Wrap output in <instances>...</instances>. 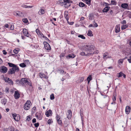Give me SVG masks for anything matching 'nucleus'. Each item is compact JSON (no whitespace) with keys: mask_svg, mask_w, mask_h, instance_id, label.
I'll return each mask as SVG.
<instances>
[{"mask_svg":"<svg viewBox=\"0 0 131 131\" xmlns=\"http://www.w3.org/2000/svg\"><path fill=\"white\" fill-rule=\"evenodd\" d=\"M93 17V15L92 13L90 14L89 16V19L90 20H92Z\"/></svg>","mask_w":131,"mask_h":131,"instance_id":"30","label":"nucleus"},{"mask_svg":"<svg viewBox=\"0 0 131 131\" xmlns=\"http://www.w3.org/2000/svg\"><path fill=\"white\" fill-rule=\"evenodd\" d=\"M36 107H35V106H34V107H33L31 110L32 113H34L35 112V111L36 110Z\"/></svg>","mask_w":131,"mask_h":131,"instance_id":"35","label":"nucleus"},{"mask_svg":"<svg viewBox=\"0 0 131 131\" xmlns=\"http://www.w3.org/2000/svg\"><path fill=\"white\" fill-rule=\"evenodd\" d=\"M128 27V25H123L121 27V29L122 30H124Z\"/></svg>","mask_w":131,"mask_h":131,"instance_id":"28","label":"nucleus"},{"mask_svg":"<svg viewBox=\"0 0 131 131\" xmlns=\"http://www.w3.org/2000/svg\"><path fill=\"white\" fill-rule=\"evenodd\" d=\"M92 80V78L91 75L88 76L87 78V81H89V82H90V81Z\"/></svg>","mask_w":131,"mask_h":131,"instance_id":"33","label":"nucleus"},{"mask_svg":"<svg viewBox=\"0 0 131 131\" xmlns=\"http://www.w3.org/2000/svg\"><path fill=\"white\" fill-rule=\"evenodd\" d=\"M7 100L5 99H3L1 100V103L2 104L5 105L7 102Z\"/></svg>","mask_w":131,"mask_h":131,"instance_id":"23","label":"nucleus"},{"mask_svg":"<svg viewBox=\"0 0 131 131\" xmlns=\"http://www.w3.org/2000/svg\"><path fill=\"white\" fill-rule=\"evenodd\" d=\"M58 71L60 72V73L61 74H63L64 72V71L63 70L58 69Z\"/></svg>","mask_w":131,"mask_h":131,"instance_id":"49","label":"nucleus"},{"mask_svg":"<svg viewBox=\"0 0 131 131\" xmlns=\"http://www.w3.org/2000/svg\"><path fill=\"white\" fill-rule=\"evenodd\" d=\"M58 123L60 125H62V122L61 121V120H57Z\"/></svg>","mask_w":131,"mask_h":131,"instance_id":"47","label":"nucleus"},{"mask_svg":"<svg viewBox=\"0 0 131 131\" xmlns=\"http://www.w3.org/2000/svg\"><path fill=\"white\" fill-rule=\"evenodd\" d=\"M36 122V119L35 118H34L32 120V122L33 123H35Z\"/></svg>","mask_w":131,"mask_h":131,"instance_id":"58","label":"nucleus"},{"mask_svg":"<svg viewBox=\"0 0 131 131\" xmlns=\"http://www.w3.org/2000/svg\"><path fill=\"white\" fill-rule=\"evenodd\" d=\"M35 116L37 119L39 120H41L43 117V115L42 114V112L40 111L36 112Z\"/></svg>","mask_w":131,"mask_h":131,"instance_id":"6","label":"nucleus"},{"mask_svg":"<svg viewBox=\"0 0 131 131\" xmlns=\"http://www.w3.org/2000/svg\"><path fill=\"white\" fill-rule=\"evenodd\" d=\"M116 94L114 93L113 94V97L112 98L113 100V102L115 101L116 99Z\"/></svg>","mask_w":131,"mask_h":131,"instance_id":"34","label":"nucleus"},{"mask_svg":"<svg viewBox=\"0 0 131 131\" xmlns=\"http://www.w3.org/2000/svg\"><path fill=\"white\" fill-rule=\"evenodd\" d=\"M80 113L81 120H83V110L82 108H81L80 110Z\"/></svg>","mask_w":131,"mask_h":131,"instance_id":"22","label":"nucleus"},{"mask_svg":"<svg viewBox=\"0 0 131 131\" xmlns=\"http://www.w3.org/2000/svg\"><path fill=\"white\" fill-rule=\"evenodd\" d=\"M111 3L113 5H116V2L114 1H111Z\"/></svg>","mask_w":131,"mask_h":131,"instance_id":"46","label":"nucleus"},{"mask_svg":"<svg viewBox=\"0 0 131 131\" xmlns=\"http://www.w3.org/2000/svg\"><path fill=\"white\" fill-rule=\"evenodd\" d=\"M36 32L37 33V35H40L41 32L38 29H36Z\"/></svg>","mask_w":131,"mask_h":131,"instance_id":"31","label":"nucleus"},{"mask_svg":"<svg viewBox=\"0 0 131 131\" xmlns=\"http://www.w3.org/2000/svg\"><path fill=\"white\" fill-rule=\"evenodd\" d=\"M7 68L4 66L0 67V71L3 73H6L7 72Z\"/></svg>","mask_w":131,"mask_h":131,"instance_id":"8","label":"nucleus"},{"mask_svg":"<svg viewBox=\"0 0 131 131\" xmlns=\"http://www.w3.org/2000/svg\"><path fill=\"white\" fill-rule=\"evenodd\" d=\"M128 16L130 18H131V12L128 11Z\"/></svg>","mask_w":131,"mask_h":131,"instance_id":"44","label":"nucleus"},{"mask_svg":"<svg viewBox=\"0 0 131 131\" xmlns=\"http://www.w3.org/2000/svg\"><path fill=\"white\" fill-rule=\"evenodd\" d=\"M121 7L122 8L125 9H127L128 10L129 9L128 8V5L127 3H124L122 4L121 5Z\"/></svg>","mask_w":131,"mask_h":131,"instance_id":"13","label":"nucleus"},{"mask_svg":"<svg viewBox=\"0 0 131 131\" xmlns=\"http://www.w3.org/2000/svg\"><path fill=\"white\" fill-rule=\"evenodd\" d=\"M16 84L19 85H22V81L21 80V79L20 80L19 79H17L16 80Z\"/></svg>","mask_w":131,"mask_h":131,"instance_id":"19","label":"nucleus"},{"mask_svg":"<svg viewBox=\"0 0 131 131\" xmlns=\"http://www.w3.org/2000/svg\"><path fill=\"white\" fill-rule=\"evenodd\" d=\"M84 79V77H80L78 80L76 81L77 83H79L82 82Z\"/></svg>","mask_w":131,"mask_h":131,"instance_id":"14","label":"nucleus"},{"mask_svg":"<svg viewBox=\"0 0 131 131\" xmlns=\"http://www.w3.org/2000/svg\"><path fill=\"white\" fill-rule=\"evenodd\" d=\"M75 56L74 54H69L67 56H66L67 59L73 58H74Z\"/></svg>","mask_w":131,"mask_h":131,"instance_id":"20","label":"nucleus"},{"mask_svg":"<svg viewBox=\"0 0 131 131\" xmlns=\"http://www.w3.org/2000/svg\"><path fill=\"white\" fill-rule=\"evenodd\" d=\"M98 26V25L96 23H95L94 24V25L93 27H97Z\"/></svg>","mask_w":131,"mask_h":131,"instance_id":"59","label":"nucleus"},{"mask_svg":"<svg viewBox=\"0 0 131 131\" xmlns=\"http://www.w3.org/2000/svg\"><path fill=\"white\" fill-rule=\"evenodd\" d=\"M52 114V111L51 110H49L46 112L45 115L47 117H49L50 116H51Z\"/></svg>","mask_w":131,"mask_h":131,"instance_id":"12","label":"nucleus"},{"mask_svg":"<svg viewBox=\"0 0 131 131\" xmlns=\"http://www.w3.org/2000/svg\"><path fill=\"white\" fill-rule=\"evenodd\" d=\"M81 54L82 56H83L85 55L86 56V54H85V52H82L81 53Z\"/></svg>","mask_w":131,"mask_h":131,"instance_id":"56","label":"nucleus"},{"mask_svg":"<svg viewBox=\"0 0 131 131\" xmlns=\"http://www.w3.org/2000/svg\"><path fill=\"white\" fill-rule=\"evenodd\" d=\"M110 7L108 6H106L102 10V12L104 13L107 12L110 9Z\"/></svg>","mask_w":131,"mask_h":131,"instance_id":"15","label":"nucleus"},{"mask_svg":"<svg viewBox=\"0 0 131 131\" xmlns=\"http://www.w3.org/2000/svg\"><path fill=\"white\" fill-rule=\"evenodd\" d=\"M79 5L80 7H83L85 6H87L86 5H85L84 3L82 2H80V3Z\"/></svg>","mask_w":131,"mask_h":131,"instance_id":"25","label":"nucleus"},{"mask_svg":"<svg viewBox=\"0 0 131 131\" xmlns=\"http://www.w3.org/2000/svg\"><path fill=\"white\" fill-rule=\"evenodd\" d=\"M31 103L30 101L29 100L27 101L26 103L24 105V108L25 110H29L30 108V103Z\"/></svg>","mask_w":131,"mask_h":131,"instance_id":"4","label":"nucleus"},{"mask_svg":"<svg viewBox=\"0 0 131 131\" xmlns=\"http://www.w3.org/2000/svg\"><path fill=\"white\" fill-rule=\"evenodd\" d=\"M65 3L64 4V6L67 8L70 6L71 5L70 3H72L73 1L70 0H63Z\"/></svg>","mask_w":131,"mask_h":131,"instance_id":"5","label":"nucleus"},{"mask_svg":"<svg viewBox=\"0 0 131 131\" xmlns=\"http://www.w3.org/2000/svg\"><path fill=\"white\" fill-rule=\"evenodd\" d=\"M65 53H61L60 56V57H63L64 56H65Z\"/></svg>","mask_w":131,"mask_h":131,"instance_id":"54","label":"nucleus"},{"mask_svg":"<svg viewBox=\"0 0 131 131\" xmlns=\"http://www.w3.org/2000/svg\"><path fill=\"white\" fill-rule=\"evenodd\" d=\"M20 66L24 68L26 66V65L24 63H22L20 64Z\"/></svg>","mask_w":131,"mask_h":131,"instance_id":"36","label":"nucleus"},{"mask_svg":"<svg viewBox=\"0 0 131 131\" xmlns=\"http://www.w3.org/2000/svg\"><path fill=\"white\" fill-rule=\"evenodd\" d=\"M22 6L23 7L25 8H28V6L26 5H22Z\"/></svg>","mask_w":131,"mask_h":131,"instance_id":"57","label":"nucleus"},{"mask_svg":"<svg viewBox=\"0 0 131 131\" xmlns=\"http://www.w3.org/2000/svg\"><path fill=\"white\" fill-rule=\"evenodd\" d=\"M27 119L26 120L27 121H29L31 119V117L30 115H29L27 117Z\"/></svg>","mask_w":131,"mask_h":131,"instance_id":"41","label":"nucleus"},{"mask_svg":"<svg viewBox=\"0 0 131 131\" xmlns=\"http://www.w3.org/2000/svg\"><path fill=\"white\" fill-rule=\"evenodd\" d=\"M8 64L10 67H12L10 68L8 71V74H12L15 73L16 71L18 72L19 71V68L15 64L10 62H8Z\"/></svg>","mask_w":131,"mask_h":131,"instance_id":"2","label":"nucleus"},{"mask_svg":"<svg viewBox=\"0 0 131 131\" xmlns=\"http://www.w3.org/2000/svg\"><path fill=\"white\" fill-rule=\"evenodd\" d=\"M130 107L127 106L125 108L126 113L127 114H128L130 113Z\"/></svg>","mask_w":131,"mask_h":131,"instance_id":"16","label":"nucleus"},{"mask_svg":"<svg viewBox=\"0 0 131 131\" xmlns=\"http://www.w3.org/2000/svg\"><path fill=\"white\" fill-rule=\"evenodd\" d=\"M3 53L4 54L6 55L7 54V53L5 50H3Z\"/></svg>","mask_w":131,"mask_h":131,"instance_id":"62","label":"nucleus"},{"mask_svg":"<svg viewBox=\"0 0 131 131\" xmlns=\"http://www.w3.org/2000/svg\"><path fill=\"white\" fill-rule=\"evenodd\" d=\"M64 15L65 18L66 19L67 23H68V21L69 19L68 13V14H66V13L65 12Z\"/></svg>","mask_w":131,"mask_h":131,"instance_id":"24","label":"nucleus"},{"mask_svg":"<svg viewBox=\"0 0 131 131\" xmlns=\"http://www.w3.org/2000/svg\"><path fill=\"white\" fill-rule=\"evenodd\" d=\"M120 31V26L119 25H116L115 27V32L118 33Z\"/></svg>","mask_w":131,"mask_h":131,"instance_id":"17","label":"nucleus"},{"mask_svg":"<svg viewBox=\"0 0 131 131\" xmlns=\"http://www.w3.org/2000/svg\"><path fill=\"white\" fill-rule=\"evenodd\" d=\"M10 29L11 30H13L14 29V27L13 25H11L10 28Z\"/></svg>","mask_w":131,"mask_h":131,"instance_id":"50","label":"nucleus"},{"mask_svg":"<svg viewBox=\"0 0 131 131\" xmlns=\"http://www.w3.org/2000/svg\"><path fill=\"white\" fill-rule=\"evenodd\" d=\"M65 3V2H64V1L63 2L60 1L58 3V4L60 5L64 6V4Z\"/></svg>","mask_w":131,"mask_h":131,"instance_id":"43","label":"nucleus"},{"mask_svg":"<svg viewBox=\"0 0 131 131\" xmlns=\"http://www.w3.org/2000/svg\"><path fill=\"white\" fill-rule=\"evenodd\" d=\"M39 123H35L34 124V125L35 127H38L39 125Z\"/></svg>","mask_w":131,"mask_h":131,"instance_id":"52","label":"nucleus"},{"mask_svg":"<svg viewBox=\"0 0 131 131\" xmlns=\"http://www.w3.org/2000/svg\"><path fill=\"white\" fill-rule=\"evenodd\" d=\"M84 1H85L86 3L88 5L90 6L91 5V0H84Z\"/></svg>","mask_w":131,"mask_h":131,"instance_id":"29","label":"nucleus"},{"mask_svg":"<svg viewBox=\"0 0 131 131\" xmlns=\"http://www.w3.org/2000/svg\"><path fill=\"white\" fill-rule=\"evenodd\" d=\"M121 23L122 24H126V20H124Z\"/></svg>","mask_w":131,"mask_h":131,"instance_id":"63","label":"nucleus"},{"mask_svg":"<svg viewBox=\"0 0 131 131\" xmlns=\"http://www.w3.org/2000/svg\"><path fill=\"white\" fill-rule=\"evenodd\" d=\"M103 4H104V5H105V6H108V5H110V4H108L107 3L105 2H104L103 3Z\"/></svg>","mask_w":131,"mask_h":131,"instance_id":"55","label":"nucleus"},{"mask_svg":"<svg viewBox=\"0 0 131 131\" xmlns=\"http://www.w3.org/2000/svg\"><path fill=\"white\" fill-rule=\"evenodd\" d=\"M60 117L59 116V115L57 114V120H60Z\"/></svg>","mask_w":131,"mask_h":131,"instance_id":"60","label":"nucleus"},{"mask_svg":"<svg viewBox=\"0 0 131 131\" xmlns=\"http://www.w3.org/2000/svg\"><path fill=\"white\" fill-rule=\"evenodd\" d=\"M44 47L47 50H50L51 48L49 44L46 41H44L43 42Z\"/></svg>","mask_w":131,"mask_h":131,"instance_id":"9","label":"nucleus"},{"mask_svg":"<svg viewBox=\"0 0 131 131\" xmlns=\"http://www.w3.org/2000/svg\"><path fill=\"white\" fill-rule=\"evenodd\" d=\"M78 37H79L81 38L82 39H85V37L83 36V35H81L78 36Z\"/></svg>","mask_w":131,"mask_h":131,"instance_id":"37","label":"nucleus"},{"mask_svg":"<svg viewBox=\"0 0 131 131\" xmlns=\"http://www.w3.org/2000/svg\"><path fill=\"white\" fill-rule=\"evenodd\" d=\"M94 46L92 45H86L85 46L84 48V49L85 51V52L87 53L86 56L92 55L93 54L96 53L94 51Z\"/></svg>","mask_w":131,"mask_h":131,"instance_id":"1","label":"nucleus"},{"mask_svg":"<svg viewBox=\"0 0 131 131\" xmlns=\"http://www.w3.org/2000/svg\"><path fill=\"white\" fill-rule=\"evenodd\" d=\"M43 38L45 39V40L47 41L48 42L50 41L49 39L45 36H43Z\"/></svg>","mask_w":131,"mask_h":131,"instance_id":"53","label":"nucleus"},{"mask_svg":"<svg viewBox=\"0 0 131 131\" xmlns=\"http://www.w3.org/2000/svg\"><path fill=\"white\" fill-rule=\"evenodd\" d=\"M7 82L10 84L13 85V84L12 80L9 78H8Z\"/></svg>","mask_w":131,"mask_h":131,"instance_id":"26","label":"nucleus"},{"mask_svg":"<svg viewBox=\"0 0 131 131\" xmlns=\"http://www.w3.org/2000/svg\"><path fill=\"white\" fill-rule=\"evenodd\" d=\"M68 115L67 118L69 119H70L72 116V112L71 110H69L68 111Z\"/></svg>","mask_w":131,"mask_h":131,"instance_id":"18","label":"nucleus"},{"mask_svg":"<svg viewBox=\"0 0 131 131\" xmlns=\"http://www.w3.org/2000/svg\"><path fill=\"white\" fill-rule=\"evenodd\" d=\"M109 13H110V14L111 15H112L113 14V11L112 10H110V11L109 12Z\"/></svg>","mask_w":131,"mask_h":131,"instance_id":"64","label":"nucleus"},{"mask_svg":"<svg viewBox=\"0 0 131 131\" xmlns=\"http://www.w3.org/2000/svg\"><path fill=\"white\" fill-rule=\"evenodd\" d=\"M87 35L88 36H93V35L92 34V31L90 30H89L88 31Z\"/></svg>","mask_w":131,"mask_h":131,"instance_id":"27","label":"nucleus"},{"mask_svg":"<svg viewBox=\"0 0 131 131\" xmlns=\"http://www.w3.org/2000/svg\"><path fill=\"white\" fill-rule=\"evenodd\" d=\"M22 21L24 23H27L28 22V20L27 19H23Z\"/></svg>","mask_w":131,"mask_h":131,"instance_id":"45","label":"nucleus"},{"mask_svg":"<svg viewBox=\"0 0 131 131\" xmlns=\"http://www.w3.org/2000/svg\"><path fill=\"white\" fill-rule=\"evenodd\" d=\"M80 90L81 91L83 90V88L84 87L82 85H80Z\"/></svg>","mask_w":131,"mask_h":131,"instance_id":"61","label":"nucleus"},{"mask_svg":"<svg viewBox=\"0 0 131 131\" xmlns=\"http://www.w3.org/2000/svg\"><path fill=\"white\" fill-rule=\"evenodd\" d=\"M123 73L121 72H120L118 73V78H120L122 76Z\"/></svg>","mask_w":131,"mask_h":131,"instance_id":"48","label":"nucleus"},{"mask_svg":"<svg viewBox=\"0 0 131 131\" xmlns=\"http://www.w3.org/2000/svg\"><path fill=\"white\" fill-rule=\"evenodd\" d=\"M53 121L52 119H48L47 121V123L48 124H50Z\"/></svg>","mask_w":131,"mask_h":131,"instance_id":"40","label":"nucleus"},{"mask_svg":"<svg viewBox=\"0 0 131 131\" xmlns=\"http://www.w3.org/2000/svg\"><path fill=\"white\" fill-rule=\"evenodd\" d=\"M21 80L22 81V82H23V83H22L23 86L25 85L24 84H25L26 85H28L31 86H32L31 82L30 81H29L27 79L23 78L21 79Z\"/></svg>","mask_w":131,"mask_h":131,"instance_id":"3","label":"nucleus"},{"mask_svg":"<svg viewBox=\"0 0 131 131\" xmlns=\"http://www.w3.org/2000/svg\"><path fill=\"white\" fill-rule=\"evenodd\" d=\"M45 12L43 9H41L39 10L38 12V14L40 15H41L45 14Z\"/></svg>","mask_w":131,"mask_h":131,"instance_id":"21","label":"nucleus"},{"mask_svg":"<svg viewBox=\"0 0 131 131\" xmlns=\"http://www.w3.org/2000/svg\"><path fill=\"white\" fill-rule=\"evenodd\" d=\"M123 60L122 59H121L119 60L118 61V63L120 64H122L123 63Z\"/></svg>","mask_w":131,"mask_h":131,"instance_id":"39","label":"nucleus"},{"mask_svg":"<svg viewBox=\"0 0 131 131\" xmlns=\"http://www.w3.org/2000/svg\"><path fill=\"white\" fill-rule=\"evenodd\" d=\"M39 76L41 78H43L45 77V74L42 73H39Z\"/></svg>","mask_w":131,"mask_h":131,"instance_id":"32","label":"nucleus"},{"mask_svg":"<svg viewBox=\"0 0 131 131\" xmlns=\"http://www.w3.org/2000/svg\"><path fill=\"white\" fill-rule=\"evenodd\" d=\"M13 52L14 53L16 54L18 53V51L16 49H15L14 50Z\"/></svg>","mask_w":131,"mask_h":131,"instance_id":"51","label":"nucleus"},{"mask_svg":"<svg viewBox=\"0 0 131 131\" xmlns=\"http://www.w3.org/2000/svg\"><path fill=\"white\" fill-rule=\"evenodd\" d=\"M12 115L15 121H18L20 120V116L19 115H17L16 114H13Z\"/></svg>","mask_w":131,"mask_h":131,"instance_id":"10","label":"nucleus"},{"mask_svg":"<svg viewBox=\"0 0 131 131\" xmlns=\"http://www.w3.org/2000/svg\"><path fill=\"white\" fill-rule=\"evenodd\" d=\"M14 96L15 98L16 99H17L20 97V95L17 91H16L15 92Z\"/></svg>","mask_w":131,"mask_h":131,"instance_id":"11","label":"nucleus"},{"mask_svg":"<svg viewBox=\"0 0 131 131\" xmlns=\"http://www.w3.org/2000/svg\"><path fill=\"white\" fill-rule=\"evenodd\" d=\"M54 98V94H52L50 95V99L51 100H53Z\"/></svg>","mask_w":131,"mask_h":131,"instance_id":"42","label":"nucleus"},{"mask_svg":"<svg viewBox=\"0 0 131 131\" xmlns=\"http://www.w3.org/2000/svg\"><path fill=\"white\" fill-rule=\"evenodd\" d=\"M22 12H18L16 13L17 15L19 16H21L22 14Z\"/></svg>","mask_w":131,"mask_h":131,"instance_id":"38","label":"nucleus"},{"mask_svg":"<svg viewBox=\"0 0 131 131\" xmlns=\"http://www.w3.org/2000/svg\"><path fill=\"white\" fill-rule=\"evenodd\" d=\"M23 32L24 35L26 37L31 38L32 36L28 32V30L25 28H24L23 29Z\"/></svg>","mask_w":131,"mask_h":131,"instance_id":"7","label":"nucleus"}]
</instances>
